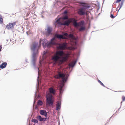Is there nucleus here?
I'll use <instances>...</instances> for the list:
<instances>
[{
    "mask_svg": "<svg viewBox=\"0 0 125 125\" xmlns=\"http://www.w3.org/2000/svg\"><path fill=\"white\" fill-rule=\"evenodd\" d=\"M44 47L46 46L49 47L50 46L49 42H48L46 39L42 40L40 39L39 41V45H38L37 42H34L32 44L31 47V50L33 51L32 55V60L31 62L34 69L36 68L35 61L36 60V56L38 53V50L39 49L41 43Z\"/></svg>",
    "mask_w": 125,
    "mask_h": 125,
    "instance_id": "obj_1",
    "label": "nucleus"
},
{
    "mask_svg": "<svg viewBox=\"0 0 125 125\" xmlns=\"http://www.w3.org/2000/svg\"><path fill=\"white\" fill-rule=\"evenodd\" d=\"M56 54L52 56L51 58L49 56V54H47L46 52H44L43 55V59L45 61V63L48 62L49 64L51 63L52 62L54 65L59 64L62 62L61 60L63 57L64 52L63 51H60L56 52Z\"/></svg>",
    "mask_w": 125,
    "mask_h": 125,
    "instance_id": "obj_2",
    "label": "nucleus"
},
{
    "mask_svg": "<svg viewBox=\"0 0 125 125\" xmlns=\"http://www.w3.org/2000/svg\"><path fill=\"white\" fill-rule=\"evenodd\" d=\"M57 72V74L55 75V77L57 79L61 78V80L57 82L56 85L59 88V96L61 98L63 91V87L65 85V83L67 81L69 75L67 74H65L61 70H58Z\"/></svg>",
    "mask_w": 125,
    "mask_h": 125,
    "instance_id": "obj_3",
    "label": "nucleus"
},
{
    "mask_svg": "<svg viewBox=\"0 0 125 125\" xmlns=\"http://www.w3.org/2000/svg\"><path fill=\"white\" fill-rule=\"evenodd\" d=\"M62 19L63 20H67L63 21V22H61L60 19L59 18L55 22V23L60 25L68 26L71 22L70 19L69 18L67 15H66L63 17Z\"/></svg>",
    "mask_w": 125,
    "mask_h": 125,
    "instance_id": "obj_4",
    "label": "nucleus"
},
{
    "mask_svg": "<svg viewBox=\"0 0 125 125\" xmlns=\"http://www.w3.org/2000/svg\"><path fill=\"white\" fill-rule=\"evenodd\" d=\"M62 34L63 35L71 38L70 41L71 45L72 46L76 45L77 44L78 38L77 37H76L74 36L73 34H68L67 33L65 32L63 33Z\"/></svg>",
    "mask_w": 125,
    "mask_h": 125,
    "instance_id": "obj_5",
    "label": "nucleus"
},
{
    "mask_svg": "<svg viewBox=\"0 0 125 125\" xmlns=\"http://www.w3.org/2000/svg\"><path fill=\"white\" fill-rule=\"evenodd\" d=\"M54 102L53 98L52 95L50 94L46 95V105L47 106H53Z\"/></svg>",
    "mask_w": 125,
    "mask_h": 125,
    "instance_id": "obj_6",
    "label": "nucleus"
},
{
    "mask_svg": "<svg viewBox=\"0 0 125 125\" xmlns=\"http://www.w3.org/2000/svg\"><path fill=\"white\" fill-rule=\"evenodd\" d=\"M90 7V6L88 5H84L81 7L78 10V14L81 15H84L86 14L87 13L86 10Z\"/></svg>",
    "mask_w": 125,
    "mask_h": 125,
    "instance_id": "obj_7",
    "label": "nucleus"
},
{
    "mask_svg": "<svg viewBox=\"0 0 125 125\" xmlns=\"http://www.w3.org/2000/svg\"><path fill=\"white\" fill-rule=\"evenodd\" d=\"M16 22L9 23L7 25L6 28L8 30L12 29H13L14 26L16 25Z\"/></svg>",
    "mask_w": 125,
    "mask_h": 125,
    "instance_id": "obj_8",
    "label": "nucleus"
},
{
    "mask_svg": "<svg viewBox=\"0 0 125 125\" xmlns=\"http://www.w3.org/2000/svg\"><path fill=\"white\" fill-rule=\"evenodd\" d=\"M57 42V39L55 37H53L51 39L49 42L50 45H56L58 44Z\"/></svg>",
    "mask_w": 125,
    "mask_h": 125,
    "instance_id": "obj_9",
    "label": "nucleus"
},
{
    "mask_svg": "<svg viewBox=\"0 0 125 125\" xmlns=\"http://www.w3.org/2000/svg\"><path fill=\"white\" fill-rule=\"evenodd\" d=\"M67 44L66 43H63L62 44H60L58 47V48L61 50H64L67 48Z\"/></svg>",
    "mask_w": 125,
    "mask_h": 125,
    "instance_id": "obj_10",
    "label": "nucleus"
},
{
    "mask_svg": "<svg viewBox=\"0 0 125 125\" xmlns=\"http://www.w3.org/2000/svg\"><path fill=\"white\" fill-rule=\"evenodd\" d=\"M116 3H117V0H116V1L113 3L112 6V10L110 13V17L112 18H114L117 15V14L116 16H114L111 13V12L113 11V10H114L113 8H115V7H116Z\"/></svg>",
    "mask_w": 125,
    "mask_h": 125,
    "instance_id": "obj_11",
    "label": "nucleus"
},
{
    "mask_svg": "<svg viewBox=\"0 0 125 125\" xmlns=\"http://www.w3.org/2000/svg\"><path fill=\"white\" fill-rule=\"evenodd\" d=\"M40 113L41 115H44L46 117L47 116V113L45 110H41L40 111Z\"/></svg>",
    "mask_w": 125,
    "mask_h": 125,
    "instance_id": "obj_12",
    "label": "nucleus"
},
{
    "mask_svg": "<svg viewBox=\"0 0 125 125\" xmlns=\"http://www.w3.org/2000/svg\"><path fill=\"white\" fill-rule=\"evenodd\" d=\"M61 107V102L59 101H58L56 104V110H60Z\"/></svg>",
    "mask_w": 125,
    "mask_h": 125,
    "instance_id": "obj_13",
    "label": "nucleus"
},
{
    "mask_svg": "<svg viewBox=\"0 0 125 125\" xmlns=\"http://www.w3.org/2000/svg\"><path fill=\"white\" fill-rule=\"evenodd\" d=\"M77 62V60L73 61L72 62L69 64V67L71 68H73L76 64Z\"/></svg>",
    "mask_w": 125,
    "mask_h": 125,
    "instance_id": "obj_14",
    "label": "nucleus"
},
{
    "mask_svg": "<svg viewBox=\"0 0 125 125\" xmlns=\"http://www.w3.org/2000/svg\"><path fill=\"white\" fill-rule=\"evenodd\" d=\"M50 93L53 95L55 94L56 92L55 90L52 87H50L49 89Z\"/></svg>",
    "mask_w": 125,
    "mask_h": 125,
    "instance_id": "obj_15",
    "label": "nucleus"
},
{
    "mask_svg": "<svg viewBox=\"0 0 125 125\" xmlns=\"http://www.w3.org/2000/svg\"><path fill=\"white\" fill-rule=\"evenodd\" d=\"M38 76L37 78V86L36 87V91L37 90V87H39V68L38 67Z\"/></svg>",
    "mask_w": 125,
    "mask_h": 125,
    "instance_id": "obj_16",
    "label": "nucleus"
},
{
    "mask_svg": "<svg viewBox=\"0 0 125 125\" xmlns=\"http://www.w3.org/2000/svg\"><path fill=\"white\" fill-rule=\"evenodd\" d=\"M47 33L48 35H50L51 34V32L52 30V27H48L47 29Z\"/></svg>",
    "mask_w": 125,
    "mask_h": 125,
    "instance_id": "obj_17",
    "label": "nucleus"
},
{
    "mask_svg": "<svg viewBox=\"0 0 125 125\" xmlns=\"http://www.w3.org/2000/svg\"><path fill=\"white\" fill-rule=\"evenodd\" d=\"M55 36L56 38L58 39H63L64 38V37L62 35L58 34H55Z\"/></svg>",
    "mask_w": 125,
    "mask_h": 125,
    "instance_id": "obj_18",
    "label": "nucleus"
},
{
    "mask_svg": "<svg viewBox=\"0 0 125 125\" xmlns=\"http://www.w3.org/2000/svg\"><path fill=\"white\" fill-rule=\"evenodd\" d=\"M85 22L83 21H81L78 23V26L80 27L84 26Z\"/></svg>",
    "mask_w": 125,
    "mask_h": 125,
    "instance_id": "obj_19",
    "label": "nucleus"
},
{
    "mask_svg": "<svg viewBox=\"0 0 125 125\" xmlns=\"http://www.w3.org/2000/svg\"><path fill=\"white\" fill-rule=\"evenodd\" d=\"M71 19L73 20V23L74 25L76 26H78V23H77L76 20L73 18H72Z\"/></svg>",
    "mask_w": 125,
    "mask_h": 125,
    "instance_id": "obj_20",
    "label": "nucleus"
},
{
    "mask_svg": "<svg viewBox=\"0 0 125 125\" xmlns=\"http://www.w3.org/2000/svg\"><path fill=\"white\" fill-rule=\"evenodd\" d=\"M7 63L6 62H3L0 65V67L1 69H3L5 68L6 66Z\"/></svg>",
    "mask_w": 125,
    "mask_h": 125,
    "instance_id": "obj_21",
    "label": "nucleus"
},
{
    "mask_svg": "<svg viewBox=\"0 0 125 125\" xmlns=\"http://www.w3.org/2000/svg\"><path fill=\"white\" fill-rule=\"evenodd\" d=\"M37 93V91L36 92V93L35 94L34 96V104H33V106H34V104H35V103L36 101V99L37 98V95H36V94Z\"/></svg>",
    "mask_w": 125,
    "mask_h": 125,
    "instance_id": "obj_22",
    "label": "nucleus"
},
{
    "mask_svg": "<svg viewBox=\"0 0 125 125\" xmlns=\"http://www.w3.org/2000/svg\"><path fill=\"white\" fill-rule=\"evenodd\" d=\"M81 27L79 29V30L80 31H83L85 29V28L84 26L80 27Z\"/></svg>",
    "mask_w": 125,
    "mask_h": 125,
    "instance_id": "obj_23",
    "label": "nucleus"
},
{
    "mask_svg": "<svg viewBox=\"0 0 125 125\" xmlns=\"http://www.w3.org/2000/svg\"><path fill=\"white\" fill-rule=\"evenodd\" d=\"M43 103L42 101L40 100H39L38 101L37 103V104L38 105H41Z\"/></svg>",
    "mask_w": 125,
    "mask_h": 125,
    "instance_id": "obj_24",
    "label": "nucleus"
},
{
    "mask_svg": "<svg viewBox=\"0 0 125 125\" xmlns=\"http://www.w3.org/2000/svg\"><path fill=\"white\" fill-rule=\"evenodd\" d=\"M98 82L100 83V84L102 86H104V87H106L107 89H108V88H107L104 85V84L99 80H98Z\"/></svg>",
    "mask_w": 125,
    "mask_h": 125,
    "instance_id": "obj_25",
    "label": "nucleus"
},
{
    "mask_svg": "<svg viewBox=\"0 0 125 125\" xmlns=\"http://www.w3.org/2000/svg\"><path fill=\"white\" fill-rule=\"evenodd\" d=\"M3 23V19L1 16L0 14V24H2Z\"/></svg>",
    "mask_w": 125,
    "mask_h": 125,
    "instance_id": "obj_26",
    "label": "nucleus"
},
{
    "mask_svg": "<svg viewBox=\"0 0 125 125\" xmlns=\"http://www.w3.org/2000/svg\"><path fill=\"white\" fill-rule=\"evenodd\" d=\"M31 121L34 123H37L38 122V120L36 119H33L31 120Z\"/></svg>",
    "mask_w": 125,
    "mask_h": 125,
    "instance_id": "obj_27",
    "label": "nucleus"
},
{
    "mask_svg": "<svg viewBox=\"0 0 125 125\" xmlns=\"http://www.w3.org/2000/svg\"><path fill=\"white\" fill-rule=\"evenodd\" d=\"M36 118L38 119V120H39V121H40L42 117L41 116L39 115L37 116Z\"/></svg>",
    "mask_w": 125,
    "mask_h": 125,
    "instance_id": "obj_28",
    "label": "nucleus"
},
{
    "mask_svg": "<svg viewBox=\"0 0 125 125\" xmlns=\"http://www.w3.org/2000/svg\"><path fill=\"white\" fill-rule=\"evenodd\" d=\"M47 120V118H42L41 121L44 122Z\"/></svg>",
    "mask_w": 125,
    "mask_h": 125,
    "instance_id": "obj_29",
    "label": "nucleus"
},
{
    "mask_svg": "<svg viewBox=\"0 0 125 125\" xmlns=\"http://www.w3.org/2000/svg\"><path fill=\"white\" fill-rule=\"evenodd\" d=\"M63 14H66L67 13V10H65L63 12Z\"/></svg>",
    "mask_w": 125,
    "mask_h": 125,
    "instance_id": "obj_30",
    "label": "nucleus"
},
{
    "mask_svg": "<svg viewBox=\"0 0 125 125\" xmlns=\"http://www.w3.org/2000/svg\"><path fill=\"white\" fill-rule=\"evenodd\" d=\"M121 6H120V8L119 9V10L120 9V8H121V7H122L123 4V2H121Z\"/></svg>",
    "mask_w": 125,
    "mask_h": 125,
    "instance_id": "obj_31",
    "label": "nucleus"
},
{
    "mask_svg": "<svg viewBox=\"0 0 125 125\" xmlns=\"http://www.w3.org/2000/svg\"><path fill=\"white\" fill-rule=\"evenodd\" d=\"M39 65L40 66H42V63L40 62H39Z\"/></svg>",
    "mask_w": 125,
    "mask_h": 125,
    "instance_id": "obj_32",
    "label": "nucleus"
},
{
    "mask_svg": "<svg viewBox=\"0 0 125 125\" xmlns=\"http://www.w3.org/2000/svg\"><path fill=\"white\" fill-rule=\"evenodd\" d=\"M122 98L123 101H124L125 100V97H122Z\"/></svg>",
    "mask_w": 125,
    "mask_h": 125,
    "instance_id": "obj_33",
    "label": "nucleus"
},
{
    "mask_svg": "<svg viewBox=\"0 0 125 125\" xmlns=\"http://www.w3.org/2000/svg\"><path fill=\"white\" fill-rule=\"evenodd\" d=\"M2 47L1 46H0V52L1 51V50L2 49Z\"/></svg>",
    "mask_w": 125,
    "mask_h": 125,
    "instance_id": "obj_34",
    "label": "nucleus"
},
{
    "mask_svg": "<svg viewBox=\"0 0 125 125\" xmlns=\"http://www.w3.org/2000/svg\"><path fill=\"white\" fill-rule=\"evenodd\" d=\"M79 53H80V52H79L77 54V56H79Z\"/></svg>",
    "mask_w": 125,
    "mask_h": 125,
    "instance_id": "obj_35",
    "label": "nucleus"
},
{
    "mask_svg": "<svg viewBox=\"0 0 125 125\" xmlns=\"http://www.w3.org/2000/svg\"><path fill=\"white\" fill-rule=\"evenodd\" d=\"M25 61L26 62L28 63V62L27 61V59H25Z\"/></svg>",
    "mask_w": 125,
    "mask_h": 125,
    "instance_id": "obj_36",
    "label": "nucleus"
},
{
    "mask_svg": "<svg viewBox=\"0 0 125 125\" xmlns=\"http://www.w3.org/2000/svg\"><path fill=\"white\" fill-rule=\"evenodd\" d=\"M121 1V0H118V2H119Z\"/></svg>",
    "mask_w": 125,
    "mask_h": 125,
    "instance_id": "obj_37",
    "label": "nucleus"
},
{
    "mask_svg": "<svg viewBox=\"0 0 125 125\" xmlns=\"http://www.w3.org/2000/svg\"><path fill=\"white\" fill-rule=\"evenodd\" d=\"M111 117L110 118V119L108 120V121H110V118H111Z\"/></svg>",
    "mask_w": 125,
    "mask_h": 125,
    "instance_id": "obj_38",
    "label": "nucleus"
},
{
    "mask_svg": "<svg viewBox=\"0 0 125 125\" xmlns=\"http://www.w3.org/2000/svg\"><path fill=\"white\" fill-rule=\"evenodd\" d=\"M116 11H117V7L116 8Z\"/></svg>",
    "mask_w": 125,
    "mask_h": 125,
    "instance_id": "obj_39",
    "label": "nucleus"
},
{
    "mask_svg": "<svg viewBox=\"0 0 125 125\" xmlns=\"http://www.w3.org/2000/svg\"><path fill=\"white\" fill-rule=\"evenodd\" d=\"M7 40V41H8V40Z\"/></svg>",
    "mask_w": 125,
    "mask_h": 125,
    "instance_id": "obj_40",
    "label": "nucleus"
},
{
    "mask_svg": "<svg viewBox=\"0 0 125 125\" xmlns=\"http://www.w3.org/2000/svg\"><path fill=\"white\" fill-rule=\"evenodd\" d=\"M114 114L113 115V116H114Z\"/></svg>",
    "mask_w": 125,
    "mask_h": 125,
    "instance_id": "obj_41",
    "label": "nucleus"
}]
</instances>
